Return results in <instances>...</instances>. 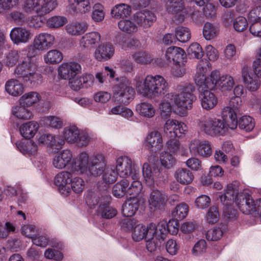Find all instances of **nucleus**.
I'll return each instance as SVG.
<instances>
[{
    "label": "nucleus",
    "mask_w": 261,
    "mask_h": 261,
    "mask_svg": "<svg viewBox=\"0 0 261 261\" xmlns=\"http://www.w3.org/2000/svg\"><path fill=\"white\" fill-rule=\"evenodd\" d=\"M211 68V64L206 59L200 60L197 64L194 80L200 90L204 89L213 90L218 87L222 91L232 89L234 81L233 78L228 74L220 75L219 71L213 70L206 76Z\"/></svg>",
    "instance_id": "7ed1b4c3"
},
{
    "label": "nucleus",
    "mask_w": 261,
    "mask_h": 261,
    "mask_svg": "<svg viewBox=\"0 0 261 261\" xmlns=\"http://www.w3.org/2000/svg\"><path fill=\"white\" fill-rule=\"evenodd\" d=\"M162 233H163L162 232ZM161 234L162 233H160L156 229L153 230L151 229L149 231L147 238L145 240L146 248L148 251L154 252L161 246L165 240Z\"/></svg>",
    "instance_id": "cd10ccee"
},
{
    "label": "nucleus",
    "mask_w": 261,
    "mask_h": 261,
    "mask_svg": "<svg viewBox=\"0 0 261 261\" xmlns=\"http://www.w3.org/2000/svg\"><path fill=\"white\" fill-rule=\"evenodd\" d=\"M164 133L169 138L181 137L188 132L187 125L175 119H168L163 126Z\"/></svg>",
    "instance_id": "f8f14e48"
},
{
    "label": "nucleus",
    "mask_w": 261,
    "mask_h": 261,
    "mask_svg": "<svg viewBox=\"0 0 261 261\" xmlns=\"http://www.w3.org/2000/svg\"><path fill=\"white\" fill-rule=\"evenodd\" d=\"M235 202L243 214L249 215L254 212L259 213V200L255 201L249 193L246 191L241 194L239 200H237Z\"/></svg>",
    "instance_id": "9b49d317"
},
{
    "label": "nucleus",
    "mask_w": 261,
    "mask_h": 261,
    "mask_svg": "<svg viewBox=\"0 0 261 261\" xmlns=\"http://www.w3.org/2000/svg\"><path fill=\"white\" fill-rule=\"evenodd\" d=\"M165 57L169 62L179 63L186 60V55L181 48L177 46L169 47L165 53Z\"/></svg>",
    "instance_id": "7c9ffc66"
},
{
    "label": "nucleus",
    "mask_w": 261,
    "mask_h": 261,
    "mask_svg": "<svg viewBox=\"0 0 261 261\" xmlns=\"http://www.w3.org/2000/svg\"><path fill=\"white\" fill-rule=\"evenodd\" d=\"M101 41V35L97 32L86 33L79 41L80 46L84 49H91L95 47Z\"/></svg>",
    "instance_id": "bb28decb"
},
{
    "label": "nucleus",
    "mask_w": 261,
    "mask_h": 261,
    "mask_svg": "<svg viewBox=\"0 0 261 261\" xmlns=\"http://www.w3.org/2000/svg\"><path fill=\"white\" fill-rule=\"evenodd\" d=\"M25 107L21 105L13 108L12 114L19 119L28 120L31 119L33 117L32 113L25 108Z\"/></svg>",
    "instance_id": "3c124183"
},
{
    "label": "nucleus",
    "mask_w": 261,
    "mask_h": 261,
    "mask_svg": "<svg viewBox=\"0 0 261 261\" xmlns=\"http://www.w3.org/2000/svg\"><path fill=\"white\" fill-rule=\"evenodd\" d=\"M239 127L246 132H251L255 126L254 119L250 116L244 115L238 121Z\"/></svg>",
    "instance_id": "6e6d98bb"
},
{
    "label": "nucleus",
    "mask_w": 261,
    "mask_h": 261,
    "mask_svg": "<svg viewBox=\"0 0 261 261\" xmlns=\"http://www.w3.org/2000/svg\"><path fill=\"white\" fill-rule=\"evenodd\" d=\"M240 182L234 181L232 183L228 184L226 192L224 195L219 196L220 201L226 205H229L237 200H239Z\"/></svg>",
    "instance_id": "412c9836"
},
{
    "label": "nucleus",
    "mask_w": 261,
    "mask_h": 261,
    "mask_svg": "<svg viewBox=\"0 0 261 261\" xmlns=\"http://www.w3.org/2000/svg\"><path fill=\"white\" fill-rule=\"evenodd\" d=\"M88 162V155L86 152L81 153L76 159H73L72 152L66 149L56 154L52 163L55 168L62 169L67 167L72 172L83 174L87 171Z\"/></svg>",
    "instance_id": "0eeeda50"
},
{
    "label": "nucleus",
    "mask_w": 261,
    "mask_h": 261,
    "mask_svg": "<svg viewBox=\"0 0 261 261\" xmlns=\"http://www.w3.org/2000/svg\"><path fill=\"white\" fill-rule=\"evenodd\" d=\"M176 159L174 154L168 151H162L160 154V162L164 168L170 169L172 168L176 163Z\"/></svg>",
    "instance_id": "a18cd8bd"
},
{
    "label": "nucleus",
    "mask_w": 261,
    "mask_h": 261,
    "mask_svg": "<svg viewBox=\"0 0 261 261\" xmlns=\"http://www.w3.org/2000/svg\"><path fill=\"white\" fill-rule=\"evenodd\" d=\"M176 180L183 185L191 184L194 178L193 173L187 168H179L177 169L174 174Z\"/></svg>",
    "instance_id": "f704fd0d"
},
{
    "label": "nucleus",
    "mask_w": 261,
    "mask_h": 261,
    "mask_svg": "<svg viewBox=\"0 0 261 261\" xmlns=\"http://www.w3.org/2000/svg\"><path fill=\"white\" fill-rule=\"evenodd\" d=\"M155 229L165 239L167 232L172 235H176L179 230L178 223L175 220H170L168 223L165 221H161L156 225L155 224Z\"/></svg>",
    "instance_id": "c756f323"
},
{
    "label": "nucleus",
    "mask_w": 261,
    "mask_h": 261,
    "mask_svg": "<svg viewBox=\"0 0 261 261\" xmlns=\"http://www.w3.org/2000/svg\"><path fill=\"white\" fill-rule=\"evenodd\" d=\"M167 200V196L163 191L157 189H152L148 197L149 208L152 211L161 210L164 207Z\"/></svg>",
    "instance_id": "4468645a"
},
{
    "label": "nucleus",
    "mask_w": 261,
    "mask_h": 261,
    "mask_svg": "<svg viewBox=\"0 0 261 261\" xmlns=\"http://www.w3.org/2000/svg\"><path fill=\"white\" fill-rule=\"evenodd\" d=\"M152 230L155 229V224L151 223L147 225V227L143 224H137L132 230V239L134 241L139 242L143 239H146L147 236L150 230Z\"/></svg>",
    "instance_id": "2f4dec72"
},
{
    "label": "nucleus",
    "mask_w": 261,
    "mask_h": 261,
    "mask_svg": "<svg viewBox=\"0 0 261 261\" xmlns=\"http://www.w3.org/2000/svg\"><path fill=\"white\" fill-rule=\"evenodd\" d=\"M33 36L31 31L24 27H14L10 33L11 40L16 45L29 42Z\"/></svg>",
    "instance_id": "f3484780"
},
{
    "label": "nucleus",
    "mask_w": 261,
    "mask_h": 261,
    "mask_svg": "<svg viewBox=\"0 0 261 261\" xmlns=\"http://www.w3.org/2000/svg\"><path fill=\"white\" fill-rule=\"evenodd\" d=\"M115 53V48L111 43H106L99 45L94 53L95 60L100 62H105L112 58Z\"/></svg>",
    "instance_id": "b1692460"
},
{
    "label": "nucleus",
    "mask_w": 261,
    "mask_h": 261,
    "mask_svg": "<svg viewBox=\"0 0 261 261\" xmlns=\"http://www.w3.org/2000/svg\"><path fill=\"white\" fill-rule=\"evenodd\" d=\"M188 147L191 154L195 156L208 158L212 154L211 144L206 140L194 138L189 142Z\"/></svg>",
    "instance_id": "9d476101"
},
{
    "label": "nucleus",
    "mask_w": 261,
    "mask_h": 261,
    "mask_svg": "<svg viewBox=\"0 0 261 261\" xmlns=\"http://www.w3.org/2000/svg\"><path fill=\"white\" fill-rule=\"evenodd\" d=\"M73 177L71 172L62 171L59 172L54 178V184L58 188L60 193L64 197L70 194L69 185Z\"/></svg>",
    "instance_id": "2eb2a0df"
},
{
    "label": "nucleus",
    "mask_w": 261,
    "mask_h": 261,
    "mask_svg": "<svg viewBox=\"0 0 261 261\" xmlns=\"http://www.w3.org/2000/svg\"><path fill=\"white\" fill-rule=\"evenodd\" d=\"M88 25L84 22H73L66 25V32L71 36H80L87 30Z\"/></svg>",
    "instance_id": "4c0bfd02"
},
{
    "label": "nucleus",
    "mask_w": 261,
    "mask_h": 261,
    "mask_svg": "<svg viewBox=\"0 0 261 261\" xmlns=\"http://www.w3.org/2000/svg\"><path fill=\"white\" fill-rule=\"evenodd\" d=\"M67 22V18L64 16H54L47 19L46 25L49 28L57 29L63 26Z\"/></svg>",
    "instance_id": "bf43d9fd"
},
{
    "label": "nucleus",
    "mask_w": 261,
    "mask_h": 261,
    "mask_svg": "<svg viewBox=\"0 0 261 261\" xmlns=\"http://www.w3.org/2000/svg\"><path fill=\"white\" fill-rule=\"evenodd\" d=\"M133 17L139 26L145 29L149 28L156 20L155 14L148 10L137 12L134 15Z\"/></svg>",
    "instance_id": "a878e982"
},
{
    "label": "nucleus",
    "mask_w": 261,
    "mask_h": 261,
    "mask_svg": "<svg viewBox=\"0 0 261 261\" xmlns=\"http://www.w3.org/2000/svg\"><path fill=\"white\" fill-rule=\"evenodd\" d=\"M129 182L127 179H122L113 187L112 193L117 198H121L127 194V189Z\"/></svg>",
    "instance_id": "09e8293b"
},
{
    "label": "nucleus",
    "mask_w": 261,
    "mask_h": 261,
    "mask_svg": "<svg viewBox=\"0 0 261 261\" xmlns=\"http://www.w3.org/2000/svg\"><path fill=\"white\" fill-rule=\"evenodd\" d=\"M178 93L173 92L166 94L159 105L160 115L162 118H168L172 113V102L177 108L178 114L185 116L188 110L193 107V103L196 99L194 94L195 87L191 83H185L177 85Z\"/></svg>",
    "instance_id": "f03ea898"
},
{
    "label": "nucleus",
    "mask_w": 261,
    "mask_h": 261,
    "mask_svg": "<svg viewBox=\"0 0 261 261\" xmlns=\"http://www.w3.org/2000/svg\"><path fill=\"white\" fill-rule=\"evenodd\" d=\"M175 36L177 41L181 42H186L191 37V31L187 27H178L175 29Z\"/></svg>",
    "instance_id": "4d7b16f0"
},
{
    "label": "nucleus",
    "mask_w": 261,
    "mask_h": 261,
    "mask_svg": "<svg viewBox=\"0 0 261 261\" xmlns=\"http://www.w3.org/2000/svg\"><path fill=\"white\" fill-rule=\"evenodd\" d=\"M40 95L37 92L31 91L24 94L20 98L19 102L21 105L30 107L33 104L40 101Z\"/></svg>",
    "instance_id": "37998d69"
},
{
    "label": "nucleus",
    "mask_w": 261,
    "mask_h": 261,
    "mask_svg": "<svg viewBox=\"0 0 261 261\" xmlns=\"http://www.w3.org/2000/svg\"><path fill=\"white\" fill-rule=\"evenodd\" d=\"M92 6L90 0H68L66 11L73 16L89 13Z\"/></svg>",
    "instance_id": "dca6fc26"
},
{
    "label": "nucleus",
    "mask_w": 261,
    "mask_h": 261,
    "mask_svg": "<svg viewBox=\"0 0 261 261\" xmlns=\"http://www.w3.org/2000/svg\"><path fill=\"white\" fill-rule=\"evenodd\" d=\"M198 89L200 92L199 98L202 109L206 111L214 109L218 103V98L215 94L208 89L200 90L198 88Z\"/></svg>",
    "instance_id": "5701e85b"
},
{
    "label": "nucleus",
    "mask_w": 261,
    "mask_h": 261,
    "mask_svg": "<svg viewBox=\"0 0 261 261\" xmlns=\"http://www.w3.org/2000/svg\"><path fill=\"white\" fill-rule=\"evenodd\" d=\"M49 141L48 143V147L52 149H59L62 148L64 144L65 141L62 136H55L51 134L49 135Z\"/></svg>",
    "instance_id": "0e129e2a"
},
{
    "label": "nucleus",
    "mask_w": 261,
    "mask_h": 261,
    "mask_svg": "<svg viewBox=\"0 0 261 261\" xmlns=\"http://www.w3.org/2000/svg\"><path fill=\"white\" fill-rule=\"evenodd\" d=\"M81 65L76 62L63 63L59 67V74L63 79L70 80L81 73Z\"/></svg>",
    "instance_id": "aec40b11"
},
{
    "label": "nucleus",
    "mask_w": 261,
    "mask_h": 261,
    "mask_svg": "<svg viewBox=\"0 0 261 261\" xmlns=\"http://www.w3.org/2000/svg\"><path fill=\"white\" fill-rule=\"evenodd\" d=\"M57 0H24L23 9L27 13L34 12L37 15L30 17L27 23L33 28H41L44 24L42 17L57 8Z\"/></svg>",
    "instance_id": "39448f33"
},
{
    "label": "nucleus",
    "mask_w": 261,
    "mask_h": 261,
    "mask_svg": "<svg viewBox=\"0 0 261 261\" xmlns=\"http://www.w3.org/2000/svg\"><path fill=\"white\" fill-rule=\"evenodd\" d=\"M17 146L20 151L24 155L34 156L38 153V145L32 140L26 142H20L17 144Z\"/></svg>",
    "instance_id": "58836bf2"
},
{
    "label": "nucleus",
    "mask_w": 261,
    "mask_h": 261,
    "mask_svg": "<svg viewBox=\"0 0 261 261\" xmlns=\"http://www.w3.org/2000/svg\"><path fill=\"white\" fill-rule=\"evenodd\" d=\"M137 220L134 218L125 217L120 222V225L122 230L126 232H129L133 230L137 224Z\"/></svg>",
    "instance_id": "338daca9"
},
{
    "label": "nucleus",
    "mask_w": 261,
    "mask_h": 261,
    "mask_svg": "<svg viewBox=\"0 0 261 261\" xmlns=\"http://www.w3.org/2000/svg\"><path fill=\"white\" fill-rule=\"evenodd\" d=\"M102 176L103 182L105 185H109L115 182L118 177V174L114 166L108 167L105 169Z\"/></svg>",
    "instance_id": "8fccbe9b"
},
{
    "label": "nucleus",
    "mask_w": 261,
    "mask_h": 261,
    "mask_svg": "<svg viewBox=\"0 0 261 261\" xmlns=\"http://www.w3.org/2000/svg\"><path fill=\"white\" fill-rule=\"evenodd\" d=\"M85 182L83 178L79 176L73 177L69 186L70 194L73 191L76 194H81L85 188Z\"/></svg>",
    "instance_id": "864d4df0"
},
{
    "label": "nucleus",
    "mask_w": 261,
    "mask_h": 261,
    "mask_svg": "<svg viewBox=\"0 0 261 261\" xmlns=\"http://www.w3.org/2000/svg\"><path fill=\"white\" fill-rule=\"evenodd\" d=\"M187 60L179 63H173L171 74L175 77H182L186 73V63Z\"/></svg>",
    "instance_id": "69168bd1"
},
{
    "label": "nucleus",
    "mask_w": 261,
    "mask_h": 261,
    "mask_svg": "<svg viewBox=\"0 0 261 261\" xmlns=\"http://www.w3.org/2000/svg\"><path fill=\"white\" fill-rule=\"evenodd\" d=\"M165 11L168 14L171 15L178 23L182 22L186 18L191 16L196 23L203 22L200 16L197 19L195 16L199 14L191 8H185L183 0H167L164 6Z\"/></svg>",
    "instance_id": "1a4fd4ad"
},
{
    "label": "nucleus",
    "mask_w": 261,
    "mask_h": 261,
    "mask_svg": "<svg viewBox=\"0 0 261 261\" xmlns=\"http://www.w3.org/2000/svg\"><path fill=\"white\" fill-rule=\"evenodd\" d=\"M139 200L137 197L128 199L122 206L123 215L126 217L134 216L138 210Z\"/></svg>",
    "instance_id": "e433bc0d"
},
{
    "label": "nucleus",
    "mask_w": 261,
    "mask_h": 261,
    "mask_svg": "<svg viewBox=\"0 0 261 261\" xmlns=\"http://www.w3.org/2000/svg\"><path fill=\"white\" fill-rule=\"evenodd\" d=\"M115 170L122 178L129 176L133 171V162L130 158L127 156H121L116 160Z\"/></svg>",
    "instance_id": "393cba45"
},
{
    "label": "nucleus",
    "mask_w": 261,
    "mask_h": 261,
    "mask_svg": "<svg viewBox=\"0 0 261 261\" xmlns=\"http://www.w3.org/2000/svg\"><path fill=\"white\" fill-rule=\"evenodd\" d=\"M132 13L131 6L122 3L114 5L112 7L110 11L111 17L116 20L127 18L131 16Z\"/></svg>",
    "instance_id": "c85d7f7f"
},
{
    "label": "nucleus",
    "mask_w": 261,
    "mask_h": 261,
    "mask_svg": "<svg viewBox=\"0 0 261 261\" xmlns=\"http://www.w3.org/2000/svg\"><path fill=\"white\" fill-rule=\"evenodd\" d=\"M132 178L133 180L130 186L128 187L127 191V194L133 196V197H136L141 192L143 186L142 182L139 181V173L135 170L132 175Z\"/></svg>",
    "instance_id": "ea45409f"
},
{
    "label": "nucleus",
    "mask_w": 261,
    "mask_h": 261,
    "mask_svg": "<svg viewBox=\"0 0 261 261\" xmlns=\"http://www.w3.org/2000/svg\"><path fill=\"white\" fill-rule=\"evenodd\" d=\"M55 36L47 33L37 35L33 41V46L36 50L43 51L50 48L55 43Z\"/></svg>",
    "instance_id": "6ab92c4d"
},
{
    "label": "nucleus",
    "mask_w": 261,
    "mask_h": 261,
    "mask_svg": "<svg viewBox=\"0 0 261 261\" xmlns=\"http://www.w3.org/2000/svg\"><path fill=\"white\" fill-rule=\"evenodd\" d=\"M119 29L127 34H134L138 32V27L136 22L126 18L121 19L118 22Z\"/></svg>",
    "instance_id": "79ce46f5"
},
{
    "label": "nucleus",
    "mask_w": 261,
    "mask_h": 261,
    "mask_svg": "<svg viewBox=\"0 0 261 261\" xmlns=\"http://www.w3.org/2000/svg\"><path fill=\"white\" fill-rule=\"evenodd\" d=\"M14 74L22 78L23 82L31 87H37L42 82L41 74L37 72V66L33 57L29 56L27 48L20 50H11L4 60L6 65L14 66L17 63Z\"/></svg>",
    "instance_id": "f257e3e1"
},
{
    "label": "nucleus",
    "mask_w": 261,
    "mask_h": 261,
    "mask_svg": "<svg viewBox=\"0 0 261 261\" xmlns=\"http://www.w3.org/2000/svg\"><path fill=\"white\" fill-rule=\"evenodd\" d=\"M39 128V126L37 122L31 121L22 124L19 129L23 138L30 139L36 135Z\"/></svg>",
    "instance_id": "473e14b6"
},
{
    "label": "nucleus",
    "mask_w": 261,
    "mask_h": 261,
    "mask_svg": "<svg viewBox=\"0 0 261 261\" xmlns=\"http://www.w3.org/2000/svg\"><path fill=\"white\" fill-rule=\"evenodd\" d=\"M132 58L137 63L145 65L151 63L153 58L152 56L145 51H140L132 55Z\"/></svg>",
    "instance_id": "13d9d810"
},
{
    "label": "nucleus",
    "mask_w": 261,
    "mask_h": 261,
    "mask_svg": "<svg viewBox=\"0 0 261 261\" xmlns=\"http://www.w3.org/2000/svg\"><path fill=\"white\" fill-rule=\"evenodd\" d=\"M198 131L211 137L223 136L227 131V124L224 119L204 116L196 120Z\"/></svg>",
    "instance_id": "6e6552de"
},
{
    "label": "nucleus",
    "mask_w": 261,
    "mask_h": 261,
    "mask_svg": "<svg viewBox=\"0 0 261 261\" xmlns=\"http://www.w3.org/2000/svg\"><path fill=\"white\" fill-rule=\"evenodd\" d=\"M241 76L243 83L249 91L254 92L260 87V81L253 75L248 66H243L241 70Z\"/></svg>",
    "instance_id": "a211bd4d"
},
{
    "label": "nucleus",
    "mask_w": 261,
    "mask_h": 261,
    "mask_svg": "<svg viewBox=\"0 0 261 261\" xmlns=\"http://www.w3.org/2000/svg\"><path fill=\"white\" fill-rule=\"evenodd\" d=\"M106 163L103 155L97 154L88 157L87 171L84 173L97 176L103 173L105 170Z\"/></svg>",
    "instance_id": "ddd939ff"
},
{
    "label": "nucleus",
    "mask_w": 261,
    "mask_h": 261,
    "mask_svg": "<svg viewBox=\"0 0 261 261\" xmlns=\"http://www.w3.org/2000/svg\"><path fill=\"white\" fill-rule=\"evenodd\" d=\"M145 145L151 152H156L163 147V140L161 133L158 130L150 132L145 139Z\"/></svg>",
    "instance_id": "4be33fe9"
},
{
    "label": "nucleus",
    "mask_w": 261,
    "mask_h": 261,
    "mask_svg": "<svg viewBox=\"0 0 261 261\" xmlns=\"http://www.w3.org/2000/svg\"><path fill=\"white\" fill-rule=\"evenodd\" d=\"M136 110L140 116L147 118L153 117L156 112L154 106L148 102H142L137 105Z\"/></svg>",
    "instance_id": "c9c22d12"
},
{
    "label": "nucleus",
    "mask_w": 261,
    "mask_h": 261,
    "mask_svg": "<svg viewBox=\"0 0 261 261\" xmlns=\"http://www.w3.org/2000/svg\"><path fill=\"white\" fill-rule=\"evenodd\" d=\"M133 82L138 93L149 99L162 97L169 88L167 80L159 74L144 76L142 74H137Z\"/></svg>",
    "instance_id": "20e7f679"
},
{
    "label": "nucleus",
    "mask_w": 261,
    "mask_h": 261,
    "mask_svg": "<svg viewBox=\"0 0 261 261\" xmlns=\"http://www.w3.org/2000/svg\"><path fill=\"white\" fill-rule=\"evenodd\" d=\"M92 18L95 22L102 21L105 17V7L100 3H97L93 7Z\"/></svg>",
    "instance_id": "680f3d73"
},
{
    "label": "nucleus",
    "mask_w": 261,
    "mask_h": 261,
    "mask_svg": "<svg viewBox=\"0 0 261 261\" xmlns=\"http://www.w3.org/2000/svg\"><path fill=\"white\" fill-rule=\"evenodd\" d=\"M97 214L106 219H111L117 214L116 209L110 206L108 202H101L97 209Z\"/></svg>",
    "instance_id": "de8ad7c7"
},
{
    "label": "nucleus",
    "mask_w": 261,
    "mask_h": 261,
    "mask_svg": "<svg viewBox=\"0 0 261 261\" xmlns=\"http://www.w3.org/2000/svg\"><path fill=\"white\" fill-rule=\"evenodd\" d=\"M7 92L13 96H19L24 91V86L19 81L16 79H10L5 84Z\"/></svg>",
    "instance_id": "72a5a7b5"
},
{
    "label": "nucleus",
    "mask_w": 261,
    "mask_h": 261,
    "mask_svg": "<svg viewBox=\"0 0 261 261\" xmlns=\"http://www.w3.org/2000/svg\"><path fill=\"white\" fill-rule=\"evenodd\" d=\"M117 83L112 87L113 97L120 105L113 107L109 111V115H120L123 107L128 105L134 98L136 92L131 86L129 80L124 76L116 79Z\"/></svg>",
    "instance_id": "423d86ee"
},
{
    "label": "nucleus",
    "mask_w": 261,
    "mask_h": 261,
    "mask_svg": "<svg viewBox=\"0 0 261 261\" xmlns=\"http://www.w3.org/2000/svg\"><path fill=\"white\" fill-rule=\"evenodd\" d=\"M142 174L145 184L148 186H152L154 184V178L150 165L147 163L143 164Z\"/></svg>",
    "instance_id": "052dcab7"
},
{
    "label": "nucleus",
    "mask_w": 261,
    "mask_h": 261,
    "mask_svg": "<svg viewBox=\"0 0 261 261\" xmlns=\"http://www.w3.org/2000/svg\"><path fill=\"white\" fill-rule=\"evenodd\" d=\"M80 135V130L75 125H70L64 129L62 137L67 142L70 143H75L77 142L79 136Z\"/></svg>",
    "instance_id": "a19ab883"
},
{
    "label": "nucleus",
    "mask_w": 261,
    "mask_h": 261,
    "mask_svg": "<svg viewBox=\"0 0 261 261\" xmlns=\"http://www.w3.org/2000/svg\"><path fill=\"white\" fill-rule=\"evenodd\" d=\"M44 61L48 64H58L63 60L62 53L57 49H51L43 56Z\"/></svg>",
    "instance_id": "49530a36"
},
{
    "label": "nucleus",
    "mask_w": 261,
    "mask_h": 261,
    "mask_svg": "<svg viewBox=\"0 0 261 261\" xmlns=\"http://www.w3.org/2000/svg\"><path fill=\"white\" fill-rule=\"evenodd\" d=\"M211 202L209 196L206 195H201L196 198L194 201L195 206L199 209H205L208 207Z\"/></svg>",
    "instance_id": "774afa93"
},
{
    "label": "nucleus",
    "mask_w": 261,
    "mask_h": 261,
    "mask_svg": "<svg viewBox=\"0 0 261 261\" xmlns=\"http://www.w3.org/2000/svg\"><path fill=\"white\" fill-rule=\"evenodd\" d=\"M219 31L217 25L210 22H206L203 27V35L206 40H210L217 36Z\"/></svg>",
    "instance_id": "5fc2aeb1"
},
{
    "label": "nucleus",
    "mask_w": 261,
    "mask_h": 261,
    "mask_svg": "<svg viewBox=\"0 0 261 261\" xmlns=\"http://www.w3.org/2000/svg\"><path fill=\"white\" fill-rule=\"evenodd\" d=\"M189 210L188 205L182 202L176 205L172 211V215L177 220H181L187 217Z\"/></svg>",
    "instance_id": "603ef678"
},
{
    "label": "nucleus",
    "mask_w": 261,
    "mask_h": 261,
    "mask_svg": "<svg viewBox=\"0 0 261 261\" xmlns=\"http://www.w3.org/2000/svg\"><path fill=\"white\" fill-rule=\"evenodd\" d=\"M239 112L236 111L234 110L229 107L228 106L225 107L221 112V115L223 119H228L230 121V128L234 129L236 128L238 124L237 116Z\"/></svg>",
    "instance_id": "c03bdc74"
},
{
    "label": "nucleus",
    "mask_w": 261,
    "mask_h": 261,
    "mask_svg": "<svg viewBox=\"0 0 261 261\" xmlns=\"http://www.w3.org/2000/svg\"><path fill=\"white\" fill-rule=\"evenodd\" d=\"M188 54L191 58L200 59L204 55L203 49L201 45L197 43H192L187 49Z\"/></svg>",
    "instance_id": "e2e57ef3"
}]
</instances>
